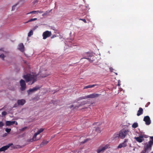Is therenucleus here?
<instances>
[{
    "instance_id": "obj_1",
    "label": "nucleus",
    "mask_w": 153,
    "mask_h": 153,
    "mask_svg": "<svg viewBox=\"0 0 153 153\" xmlns=\"http://www.w3.org/2000/svg\"><path fill=\"white\" fill-rule=\"evenodd\" d=\"M27 82H29V84L32 85L37 80V76L35 75L27 74L23 76Z\"/></svg>"
},
{
    "instance_id": "obj_2",
    "label": "nucleus",
    "mask_w": 153,
    "mask_h": 153,
    "mask_svg": "<svg viewBox=\"0 0 153 153\" xmlns=\"http://www.w3.org/2000/svg\"><path fill=\"white\" fill-rule=\"evenodd\" d=\"M110 148V146L109 144H103L99 146L96 151L97 153H103L106 149Z\"/></svg>"
},
{
    "instance_id": "obj_3",
    "label": "nucleus",
    "mask_w": 153,
    "mask_h": 153,
    "mask_svg": "<svg viewBox=\"0 0 153 153\" xmlns=\"http://www.w3.org/2000/svg\"><path fill=\"white\" fill-rule=\"evenodd\" d=\"M83 58H81V59H86L91 62H93L95 60V56L93 55L91 53H85L83 54Z\"/></svg>"
},
{
    "instance_id": "obj_4",
    "label": "nucleus",
    "mask_w": 153,
    "mask_h": 153,
    "mask_svg": "<svg viewBox=\"0 0 153 153\" xmlns=\"http://www.w3.org/2000/svg\"><path fill=\"white\" fill-rule=\"evenodd\" d=\"M120 137L123 139L124 138L128 135H129V134L131 133L128 129H123L120 131Z\"/></svg>"
},
{
    "instance_id": "obj_5",
    "label": "nucleus",
    "mask_w": 153,
    "mask_h": 153,
    "mask_svg": "<svg viewBox=\"0 0 153 153\" xmlns=\"http://www.w3.org/2000/svg\"><path fill=\"white\" fill-rule=\"evenodd\" d=\"M152 145V140H150L148 143L145 144L144 146L145 152L148 153L151 151Z\"/></svg>"
},
{
    "instance_id": "obj_6",
    "label": "nucleus",
    "mask_w": 153,
    "mask_h": 153,
    "mask_svg": "<svg viewBox=\"0 0 153 153\" xmlns=\"http://www.w3.org/2000/svg\"><path fill=\"white\" fill-rule=\"evenodd\" d=\"M51 32L47 30L43 33V39H46L47 38L51 36Z\"/></svg>"
},
{
    "instance_id": "obj_7",
    "label": "nucleus",
    "mask_w": 153,
    "mask_h": 153,
    "mask_svg": "<svg viewBox=\"0 0 153 153\" xmlns=\"http://www.w3.org/2000/svg\"><path fill=\"white\" fill-rule=\"evenodd\" d=\"M20 83L21 86V90L22 91L25 90L26 88V84L25 81L23 79H21L20 81Z\"/></svg>"
},
{
    "instance_id": "obj_8",
    "label": "nucleus",
    "mask_w": 153,
    "mask_h": 153,
    "mask_svg": "<svg viewBox=\"0 0 153 153\" xmlns=\"http://www.w3.org/2000/svg\"><path fill=\"white\" fill-rule=\"evenodd\" d=\"M101 94H99L95 93H94L91 94L86 96V99L87 98H94L97 97L99 95Z\"/></svg>"
},
{
    "instance_id": "obj_9",
    "label": "nucleus",
    "mask_w": 153,
    "mask_h": 153,
    "mask_svg": "<svg viewBox=\"0 0 153 153\" xmlns=\"http://www.w3.org/2000/svg\"><path fill=\"white\" fill-rule=\"evenodd\" d=\"M143 121L146 122V125H149L151 123L150 118L148 116L144 117L143 118Z\"/></svg>"
},
{
    "instance_id": "obj_10",
    "label": "nucleus",
    "mask_w": 153,
    "mask_h": 153,
    "mask_svg": "<svg viewBox=\"0 0 153 153\" xmlns=\"http://www.w3.org/2000/svg\"><path fill=\"white\" fill-rule=\"evenodd\" d=\"M128 140L127 139H125L123 142L122 143L120 144L117 147V148H121L123 147H124L127 146L126 143L128 142Z\"/></svg>"
},
{
    "instance_id": "obj_11",
    "label": "nucleus",
    "mask_w": 153,
    "mask_h": 153,
    "mask_svg": "<svg viewBox=\"0 0 153 153\" xmlns=\"http://www.w3.org/2000/svg\"><path fill=\"white\" fill-rule=\"evenodd\" d=\"M40 87L38 86H36L34 88H33L32 89H30L29 90L27 91V92L28 93V94H30L31 92H32L35 91H37L39 89Z\"/></svg>"
},
{
    "instance_id": "obj_12",
    "label": "nucleus",
    "mask_w": 153,
    "mask_h": 153,
    "mask_svg": "<svg viewBox=\"0 0 153 153\" xmlns=\"http://www.w3.org/2000/svg\"><path fill=\"white\" fill-rule=\"evenodd\" d=\"M134 139L137 142L139 143L142 142L144 140L143 136L142 135H139L138 137H135Z\"/></svg>"
},
{
    "instance_id": "obj_13",
    "label": "nucleus",
    "mask_w": 153,
    "mask_h": 153,
    "mask_svg": "<svg viewBox=\"0 0 153 153\" xmlns=\"http://www.w3.org/2000/svg\"><path fill=\"white\" fill-rule=\"evenodd\" d=\"M15 124L16 125H18V123L16 121H7L6 122V126H10Z\"/></svg>"
},
{
    "instance_id": "obj_14",
    "label": "nucleus",
    "mask_w": 153,
    "mask_h": 153,
    "mask_svg": "<svg viewBox=\"0 0 153 153\" xmlns=\"http://www.w3.org/2000/svg\"><path fill=\"white\" fill-rule=\"evenodd\" d=\"M12 144H9L8 145L2 147L0 148V152L4 151L7 150Z\"/></svg>"
},
{
    "instance_id": "obj_15",
    "label": "nucleus",
    "mask_w": 153,
    "mask_h": 153,
    "mask_svg": "<svg viewBox=\"0 0 153 153\" xmlns=\"http://www.w3.org/2000/svg\"><path fill=\"white\" fill-rule=\"evenodd\" d=\"M25 100L24 99L19 100L17 101L19 105H23L25 104Z\"/></svg>"
},
{
    "instance_id": "obj_16",
    "label": "nucleus",
    "mask_w": 153,
    "mask_h": 153,
    "mask_svg": "<svg viewBox=\"0 0 153 153\" xmlns=\"http://www.w3.org/2000/svg\"><path fill=\"white\" fill-rule=\"evenodd\" d=\"M18 49L22 52L24 51V46L22 43H21L19 45Z\"/></svg>"
},
{
    "instance_id": "obj_17",
    "label": "nucleus",
    "mask_w": 153,
    "mask_h": 153,
    "mask_svg": "<svg viewBox=\"0 0 153 153\" xmlns=\"http://www.w3.org/2000/svg\"><path fill=\"white\" fill-rule=\"evenodd\" d=\"M98 85V84H93V85H88L85 86L84 88L83 89H87L88 88H91L93 87H94L95 86H97Z\"/></svg>"
},
{
    "instance_id": "obj_18",
    "label": "nucleus",
    "mask_w": 153,
    "mask_h": 153,
    "mask_svg": "<svg viewBox=\"0 0 153 153\" xmlns=\"http://www.w3.org/2000/svg\"><path fill=\"white\" fill-rule=\"evenodd\" d=\"M143 109L142 108H140L137 111V115L138 116L140 115L143 114Z\"/></svg>"
},
{
    "instance_id": "obj_19",
    "label": "nucleus",
    "mask_w": 153,
    "mask_h": 153,
    "mask_svg": "<svg viewBox=\"0 0 153 153\" xmlns=\"http://www.w3.org/2000/svg\"><path fill=\"white\" fill-rule=\"evenodd\" d=\"M38 134L36 133L33 137V138H32V139H31L30 140V142H33V141H36V140H39V139H36V136L38 135Z\"/></svg>"
},
{
    "instance_id": "obj_20",
    "label": "nucleus",
    "mask_w": 153,
    "mask_h": 153,
    "mask_svg": "<svg viewBox=\"0 0 153 153\" xmlns=\"http://www.w3.org/2000/svg\"><path fill=\"white\" fill-rule=\"evenodd\" d=\"M48 143V141L46 140H43L40 145L41 147H42L44 145L47 144Z\"/></svg>"
},
{
    "instance_id": "obj_21",
    "label": "nucleus",
    "mask_w": 153,
    "mask_h": 153,
    "mask_svg": "<svg viewBox=\"0 0 153 153\" xmlns=\"http://www.w3.org/2000/svg\"><path fill=\"white\" fill-rule=\"evenodd\" d=\"M138 126V123H134L132 125V127L134 128H136Z\"/></svg>"
},
{
    "instance_id": "obj_22",
    "label": "nucleus",
    "mask_w": 153,
    "mask_h": 153,
    "mask_svg": "<svg viewBox=\"0 0 153 153\" xmlns=\"http://www.w3.org/2000/svg\"><path fill=\"white\" fill-rule=\"evenodd\" d=\"M37 20V19L36 18L32 19H29L28 21H27L26 22H25V23H28L29 22H32L33 21L36 20Z\"/></svg>"
},
{
    "instance_id": "obj_23",
    "label": "nucleus",
    "mask_w": 153,
    "mask_h": 153,
    "mask_svg": "<svg viewBox=\"0 0 153 153\" xmlns=\"http://www.w3.org/2000/svg\"><path fill=\"white\" fill-rule=\"evenodd\" d=\"M51 10H50L48 11H47L45 13H44V14H43L42 15V16H45L47 15H48V14L50 12H51Z\"/></svg>"
},
{
    "instance_id": "obj_24",
    "label": "nucleus",
    "mask_w": 153,
    "mask_h": 153,
    "mask_svg": "<svg viewBox=\"0 0 153 153\" xmlns=\"http://www.w3.org/2000/svg\"><path fill=\"white\" fill-rule=\"evenodd\" d=\"M44 129L42 128H41L38 131L36 132L38 134H39L41 133L43 131Z\"/></svg>"
},
{
    "instance_id": "obj_25",
    "label": "nucleus",
    "mask_w": 153,
    "mask_h": 153,
    "mask_svg": "<svg viewBox=\"0 0 153 153\" xmlns=\"http://www.w3.org/2000/svg\"><path fill=\"white\" fill-rule=\"evenodd\" d=\"M86 99V96H83V97H79L78 99V101H79V100H82V99Z\"/></svg>"
},
{
    "instance_id": "obj_26",
    "label": "nucleus",
    "mask_w": 153,
    "mask_h": 153,
    "mask_svg": "<svg viewBox=\"0 0 153 153\" xmlns=\"http://www.w3.org/2000/svg\"><path fill=\"white\" fill-rule=\"evenodd\" d=\"M33 32L32 30H31L28 34V36H30L31 35H33Z\"/></svg>"
},
{
    "instance_id": "obj_27",
    "label": "nucleus",
    "mask_w": 153,
    "mask_h": 153,
    "mask_svg": "<svg viewBox=\"0 0 153 153\" xmlns=\"http://www.w3.org/2000/svg\"><path fill=\"white\" fill-rule=\"evenodd\" d=\"M95 131L96 132H97V133H100L101 132V131L99 127H97L95 128Z\"/></svg>"
},
{
    "instance_id": "obj_28",
    "label": "nucleus",
    "mask_w": 153,
    "mask_h": 153,
    "mask_svg": "<svg viewBox=\"0 0 153 153\" xmlns=\"http://www.w3.org/2000/svg\"><path fill=\"white\" fill-rule=\"evenodd\" d=\"M86 103L85 101H83L81 102L80 104H79V106H80L82 105H85Z\"/></svg>"
},
{
    "instance_id": "obj_29",
    "label": "nucleus",
    "mask_w": 153,
    "mask_h": 153,
    "mask_svg": "<svg viewBox=\"0 0 153 153\" xmlns=\"http://www.w3.org/2000/svg\"><path fill=\"white\" fill-rule=\"evenodd\" d=\"M31 13H33L35 14H37V10H34V11H32L30 12L29 13H27V14H29Z\"/></svg>"
},
{
    "instance_id": "obj_30",
    "label": "nucleus",
    "mask_w": 153,
    "mask_h": 153,
    "mask_svg": "<svg viewBox=\"0 0 153 153\" xmlns=\"http://www.w3.org/2000/svg\"><path fill=\"white\" fill-rule=\"evenodd\" d=\"M0 58H1L2 60H4V55L3 54H2L0 55Z\"/></svg>"
},
{
    "instance_id": "obj_31",
    "label": "nucleus",
    "mask_w": 153,
    "mask_h": 153,
    "mask_svg": "<svg viewBox=\"0 0 153 153\" xmlns=\"http://www.w3.org/2000/svg\"><path fill=\"white\" fill-rule=\"evenodd\" d=\"M11 131V128H6L5 129V131L8 133L10 132Z\"/></svg>"
},
{
    "instance_id": "obj_32",
    "label": "nucleus",
    "mask_w": 153,
    "mask_h": 153,
    "mask_svg": "<svg viewBox=\"0 0 153 153\" xmlns=\"http://www.w3.org/2000/svg\"><path fill=\"white\" fill-rule=\"evenodd\" d=\"M120 135V133L119 134H115L114 135V137L115 138H116L117 137H120V136L119 135Z\"/></svg>"
},
{
    "instance_id": "obj_33",
    "label": "nucleus",
    "mask_w": 153,
    "mask_h": 153,
    "mask_svg": "<svg viewBox=\"0 0 153 153\" xmlns=\"http://www.w3.org/2000/svg\"><path fill=\"white\" fill-rule=\"evenodd\" d=\"M4 126V124L2 122H0V128Z\"/></svg>"
},
{
    "instance_id": "obj_34",
    "label": "nucleus",
    "mask_w": 153,
    "mask_h": 153,
    "mask_svg": "<svg viewBox=\"0 0 153 153\" xmlns=\"http://www.w3.org/2000/svg\"><path fill=\"white\" fill-rule=\"evenodd\" d=\"M19 105L17 103H15L14 105H13V108H15L17 107Z\"/></svg>"
},
{
    "instance_id": "obj_35",
    "label": "nucleus",
    "mask_w": 153,
    "mask_h": 153,
    "mask_svg": "<svg viewBox=\"0 0 153 153\" xmlns=\"http://www.w3.org/2000/svg\"><path fill=\"white\" fill-rule=\"evenodd\" d=\"M43 11H40L39 10H37V14L38 13H43Z\"/></svg>"
},
{
    "instance_id": "obj_36",
    "label": "nucleus",
    "mask_w": 153,
    "mask_h": 153,
    "mask_svg": "<svg viewBox=\"0 0 153 153\" xmlns=\"http://www.w3.org/2000/svg\"><path fill=\"white\" fill-rule=\"evenodd\" d=\"M2 114L3 116H5L7 114V112L6 111H4L2 112Z\"/></svg>"
},
{
    "instance_id": "obj_37",
    "label": "nucleus",
    "mask_w": 153,
    "mask_h": 153,
    "mask_svg": "<svg viewBox=\"0 0 153 153\" xmlns=\"http://www.w3.org/2000/svg\"><path fill=\"white\" fill-rule=\"evenodd\" d=\"M142 135L143 136V138H148V136L146 135H145V134H142V135Z\"/></svg>"
},
{
    "instance_id": "obj_38",
    "label": "nucleus",
    "mask_w": 153,
    "mask_h": 153,
    "mask_svg": "<svg viewBox=\"0 0 153 153\" xmlns=\"http://www.w3.org/2000/svg\"><path fill=\"white\" fill-rule=\"evenodd\" d=\"M150 138L151 139V140L152 141V144H153V136L150 137Z\"/></svg>"
},
{
    "instance_id": "obj_39",
    "label": "nucleus",
    "mask_w": 153,
    "mask_h": 153,
    "mask_svg": "<svg viewBox=\"0 0 153 153\" xmlns=\"http://www.w3.org/2000/svg\"><path fill=\"white\" fill-rule=\"evenodd\" d=\"M150 102H148L145 105L146 107H147L148 105L150 104Z\"/></svg>"
},
{
    "instance_id": "obj_40",
    "label": "nucleus",
    "mask_w": 153,
    "mask_h": 153,
    "mask_svg": "<svg viewBox=\"0 0 153 153\" xmlns=\"http://www.w3.org/2000/svg\"><path fill=\"white\" fill-rule=\"evenodd\" d=\"M80 106H79V104H78V105L75 106L74 107V109H77V108H78Z\"/></svg>"
},
{
    "instance_id": "obj_41",
    "label": "nucleus",
    "mask_w": 153,
    "mask_h": 153,
    "mask_svg": "<svg viewBox=\"0 0 153 153\" xmlns=\"http://www.w3.org/2000/svg\"><path fill=\"white\" fill-rule=\"evenodd\" d=\"M48 75H49V74H47L45 75H42V77H45L47 76Z\"/></svg>"
},
{
    "instance_id": "obj_42",
    "label": "nucleus",
    "mask_w": 153,
    "mask_h": 153,
    "mask_svg": "<svg viewBox=\"0 0 153 153\" xmlns=\"http://www.w3.org/2000/svg\"><path fill=\"white\" fill-rule=\"evenodd\" d=\"M82 21L86 23V21L85 19H82Z\"/></svg>"
},
{
    "instance_id": "obj_43",
    "label": "nucleus",
    "mask_w": 153,
    "mask_h": 153,
    "mask_svg": "<svg viewBox=\"0 0 153 153\" xmlns=\"http://www.w3.org/2000/svg\"><path fill=\"white\" fill-rule=\"evenodd\" d=\"M27 128V127H25L23 128H22V131H24V130L25 129H26Z\"/></svg>"
},
{
    "instance_id": "obj_44",
    "label": "nucleus",
    "mask_w": 153,
    "mask_h": 153,
    "mask_svg": "<svg viewBox=\"0 0 153 153\" xmlns=\"http://www.w3.org/2000/svg\"><path fill=\"white\" fill-rule=\"evenodd\" d=\"M56 35H54L53 36H51V39H53V38H54V37H56Z\"/></svg>"
},
{
    "instance_id": "obj_45",
    "label": "nucleus",
    "mask_w": 153,
    "mask_h": 153,
    "mask_svg": "<svg viewBox=\"0 0 153 153\" xmlns=\"http://www.w3.org/2000/svg\"><path fill=\"white\" fill-rule=\"evenodd\" d=\"M120 82L119 81L118 82V86H120Z\"/></svg>"
},
{
    "instance_id": "obj_46",
    "label": "nucleus",
    "mask_w": 153,
    "mask_h": 153,
    "mask_svg": "<svg viewBox=\"0 0 153 153\" xmlns=\"http://www.w3.org/2000/svg\"><path fill=\"white\" fill-rule=\"evenodd\" d=\"M73 106H74V105H71L70 106V108H73Z\"/></svg>"
},
{
    "instance_id": "obj_47",
    "label": "nucleus",
    "mask_w": 153,
    "mask_h": 153,
    "mask_svg": "<svg viewBox=\"0 0 153 153\" xmlns=\"http://www.w3.org/2000/svg\"><path fill=\"white\" fill-rule=\"evenodd\" d=\"M7 135V134L6 133H5L3 135V136H6Z\"/></svg>"
},
{
    "instance_id": "obj_48",
    "label": "nucleus",
    "mask_w": 153,
    "mask_h": 153,
    "mask_svg": "<svg viewBox=\"0 0 153 153\" xmlns=\"http://www.w3.org/2000/svg\"><path fill=\"white\" fill-rule=\"evenodd\" d=\"M88 140L87 139H86L85 140V141L84 142H83V143H84L85 142H86Z\"/></svg>"
},
{
    "instance_id": "obj_49",
    "label": "nucleus",
    "mask_w": 153,
    "mask_h": 153,
    "mask_svg": "<svg viewBox=\"0 0 153 153\" xmlns=\"http://www.w3.org/2000/svg\"><path fill=\"white\" fill-rule=\"evenodd\" d=\"M15 7V6H13L12 7V10H13V8L14 7Z\"/></svg>"
},
{
    "instance_id": "obj_50",
    "label": "nucleus",
    "mask_w": 153,
    "mask_h": 153,
    "mask_svg": "<svg viewBox=\"0 0 153 153\" xmlns=\"http://www.w3.org/2000/svg\"><path fill=\"white\" fill-rule=\"evenodd\" d=\"M146 152H144V151H142L141 152V153H145Z\"/></svg>"
},
{
    "instance_id": "obj_51",
    "label": "nucleus",
    "mask_w": 153,
    "mask_h": 153,
    "mask_svg": "<svg viewBox=\"0 0 153 153\" xmlns=\"http://www.w3.org/2000/svg\"><path fill=\"white\" fill-rule=\"evenodd\" d=\"M79 19V20H82V19Z\"/></svg>"
},
{
    "instance_id": "obj_52",
    "label": "nucleus",
    "mask_w": 153,
    "mask_h": 153,
    "mask_svg": "<svg viewBox=\"0 0 153 153\" xmlns=\"http://www.w3.org/2000/svg\"><path fill=\"white\" fill-rule=\"evenodd\" d=\"M115 74H116V75H117V73H116Z\"/></svg>"
},
{
    "instance_id": "obj_53",
    "label": "nucleus",
    "mask_w": 153,
    "mask_h": 153,
    "mask_svg": "<svg viewBox=\"0 0 153 153\" xmlns=\"http://www.w3.org/2000/svg\"><path fill=\"white\" fill-rule=\"evenodd\" d=\"M2 49H0V50L1 51L2 50Z\"/></svg>"
},
{
    "instance_id": "obj_54",
    "label": "nucleus",
    "mask_w": 153,
    "mask_h": 153,
    "mask_svg": "<svg viewBox=\"0 0 153 153\" xmlns=\"http://www.w3.org/2000/svg\"><path fill=\"white\" fill-rule=\"evenodd\" d=\"M151 153H152V152H151Z\"/></svg>"
}]
</instances>
